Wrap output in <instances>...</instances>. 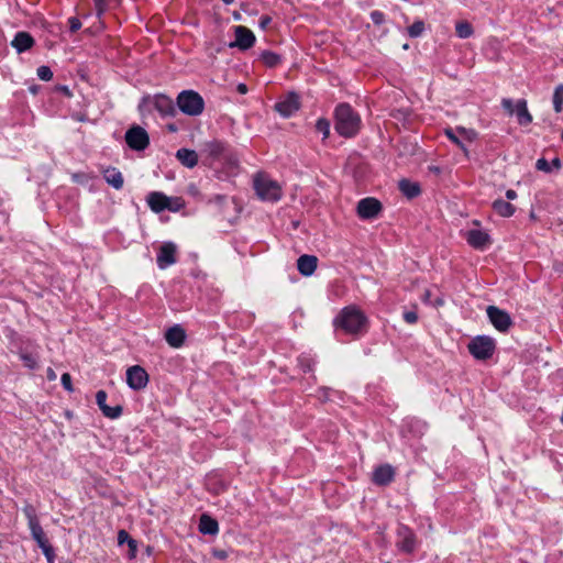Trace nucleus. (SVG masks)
Wrapping results in <instances>:
<instances>
[{
    "instance_id": "obj_1",
    "label": "nucleus",
    "mask_w": 563,
    "mask_h": 563,
    "mask_svg": "<svg viewBox=\"0 0 563 563\" xmlns=\"http://www.w3.org/2000/svg\"><path fill=\"white\" fill-rule=\"evenodd\" d=\"M361 126L360 115L352 109L349 103H340L335 108V131L344 136H354Z\"/></svg>"
},
{
    "instance_id": "obj_2",
    "label": "nucleus",
    "mask_w": 563,
    "mask_h": 563,
    "mask_svg": "<svg viewBox=\"0 0 563 563\" xmlns=\"http://www.w3.org/2000/svg\"><path fill=\"white\" fill-rule=\"evenodd\" d=\"M366 322L367 319L360 309L349 306L341 310L334 319L333 324L336 328H341L349 334H357L362 332Z\"/></svg>"
},
{
    "instance_id": "obj_3",
    "label": "nucleus",
    "mask_w": 563,
    "mask_h": 563,
    "mask_svg": "<svg viewBox=\"0 0 563 563\" xmlns=\"http://www.w3.org/2000/svg\"><path fill=\"white\" fill-rule=\"evenodd\" d=\"M254 189L260 199L266 201H278L282 197V188L277 181L264 174H257L254 178Z\"/></svg>"
},
{
    "instance_id": "obj_4",
    "label": "nucleus",
    "mask_w": 563,
    "mask_h": 563,
    "mask_svg": "<svg viewBox=\"0 0 563 563\" xmlns=\"http://www.w3.org/2000/svg\"><path fill=\"white\" fill-rule=\"evenodd\" d=\"M177 106L185 114L196 117L202 113L205 101L198 92L184 90L177 97Z\"/></svg>"
},
{
    "instance_id": "obj_5",
    "label": "nucleus",
    "mask_w": 563,
    "mask_h": 563,
    "mask_svg": "<svg viewBox=\"0 0 563 563\" xmlns=\"http://www.w3.org/2000/svg\"><path fill=\"white\" fill-rule=\"evenodd\" d=\"M468 352L478 361L490 358L495 352V341L487 335L475 336L468 343Z\"/></svg>"
},
{
    "instance_id": "obj_6",
    "label": "nucleus",
    "mask_w": 563,
    "mask_h": 563,
    "mask_svg": "<svg viewBox=\"0 0 563 563\" xmlns=\"http://www.w3.org/2000/svg\"><path fill=\"white\" fill-rule=\"evenodd\" d=\"M22 510L27 519V523H29V528L31 530L32 538L36 541L37 545L42 547V545L48 543L49 541L46 538L45 532L40 525L35 508L31 504L26 503Z\"/></svg>"
},
{
    "instance_id": "obj_7",
    "label": "nucleus",
    "mask_w": 563,
    "mask_h": 563,
    "mask_svg": "<svg viewBox=\"0 0 563 563\" xmlns=\"http://www.w3.org/2000/svg\"><path fill=\"white\" fill-rule=\"evenodd\" d=\"M397 542L398 550L406 554H412L418 545L416 533L408 526L400 523L397 528Z\"/></svg>"
},
{
    "instance_id": "obj_8",
    "label": "nucleus",
    "mask_w": 563,
    "mask_h": 563,
    "mask_svg": "<svg viewBox=\"0 0 563 563\" xmlns=\"http://www.w3.org/2000/svg\"><path fill=\"white\" fill-rule=\"evenodd\" d=\"M125 142L133 151H144L150 145V136L144 128L133 125L125 132Z\"/></svg>"
},
{
    "instance_id": "obj_9",
    "label": "nucleus",
    "mask_w": 563,
    "mask_h": 563,
    "mask_svg": "<svg viewBox=\"0 0 563 563\" xmlns=\"http://www.w3.org/2000/svg\"><path fill=\"white\" fill-rule=\"evenodd\" d=\"M487 316L494 328L500 332H507L512 325V320L509 313L496 306H488L486 309Z\"/></svg>"
},
{
    "instance_id": "obj_10",
    "label": "nucleus",
    "mask_w": 563,
    "mask_h": 563,
    "mask_svg": "<svg viewBox=\"0 0 563 563\" xmlns=\"http://www.w3.org/2000/svg\"><path fill=\"white\" fill-rule=\"evenodd\" d=\"M148 383V374L140 365H133L126 371V384L133 390H141Z\"/></svg>"
},
{
    "instance_id": "obj_11",
    "label": "nucleus",
    "mask_w": 563,
    "mask_h": 563,
    "mask_svg": "<svg viewBox=\"0 0 563 563\" xmlns=\"http://www.w3.org/2000/svg\"><path fill=\"white\" fill-rule=\"evenodd\" d=\"M380 201L372 197L361 199L356 208L357 214L362 219H373L380 212Z\"/></svg>"
},
{
    "instance_id": "obj_12",
    "label": "nucleus",
    "mask_w": 563,
    "mask_h": 563,
    "mask_svg": "<svg viewBox=\"0 0 563 563\" xmlns=\"http://www.w3.org/2000/svg\"><path fill=\"white\" fill-rule=\"evenodd\" d=\"M235 41L230 44V47H239L242 51L249 49L254 45L255 36L253 32L242 25L235 26Z\"/></svg>"
},
{
    "instance_id": "obj_13",
    "label": "nucleus",
    "mask_w": 563,
    "mask_h": 563,
    "mask_svg": "<svg viewBox=\"0 0 563 563\" xmlns=\"http://www.w3.org/2000/svg\"><path fill=\"white\" fill-rule=\"evenodd\" d=\"M299 108V96L295 92H289L284 100L275 104V110L285 118L292 115Z\"/></svg>"
},
{
    "instance_id": "obj_14",
    "label": "nucleus",
    "mask_w": 563,
    "mask_h": 563,
    "mask_svg": "<svg viewBox=\"0 0 563 563\" xmlns=\"http://www.w3.org/2000/svg\"><path fill=\"white\" fill-rule=\"evenodd\" d=\"M146 201L152 209V211L158 213L164 210H174L170 206V198L159 191L150 192Z\"/></svg>"
},
{
    "instance_id": "obj_15",
    "label": "nucleus",
    "mask_w": 563,
    "mask_h": 563,
    "mask_svg": "<svg viewBox=\"0 0 563 563\" xmlns=\"http://www.w3.org/2000/svg\"><path fill=\"white\" fill-rule=\"evenodd\" d=\"M176 262V245L172 242H166L159 247L157 255V265L164 269Z\"/></svg>"
},
{
    "instance_id": "obj_16",
    "label": "nucleus",
    "mask_w": 563,
    "mask_h": 563,
    "mask_svg": "<svg viewBox=\"0 0 563 563\" xmlns=\"http://www.w3.org/2000/svg\"><path fill=\"white\" fill-rule=\"evenodd\" d=\"M395 470L389 464H384L375 468L372 475V481L378 486L388 485L394 481Z\"/></svg>"
},
{
    "instance_id": "obj_17",
    "label": "nucleus",
    "mask_w": 563,
    "mask_h": 563,
    "mask_svg": "<svg viewBox=\"0 0 563 563\" xmlns=\"http://www.w3.org/2000/svg\"><path fill=\"white\" fill-rule=\"evenodd\" d=\"M466 241L477 250H483L492 243L489 234L482 230H470L466 233Z\"/></svg>"
},
{
    "instance_id": "obj_18",
    "label": "nucleus",
    "mask_w": 563,
    "mask_h": 563,
    "mask_svg": "<svg viewBox=\"0 0 563 563\" xmlns=\"http://www.w3.org/2000/svg\"><path fill=\"white\" fill-rule=\"evenodd\" d=\"M35 44L33 36L25 31L18 32L11 41V46L20 54L30 48Z\"/></svg>"
},
{
    "instance_id": "obj_19",
    "label": "nucleus",
    "mask_w": 563,
    "mask_h": 563,
    "mask_svg": "<svg viewBox=\"0 0 563 563\" xmlns=\"http://www.w3.org/2000/svg\"><path fill=\"white\" fill-rule=\"evenodd\" d=\"M318 258L314 255H301L297 260V268L303 276H311L317 269Z\"/></svg>"
},
{
    "instance_id": "obj_20",
    "label": "nucleus",
    "mask_w": 563,
    "mask_h": 563,
    "mask_svg": "<svg viewBox=\"0 0 563 563\" xmlns=\"http://www.w3.org/2000/svg\"><path fill=\"white\" fill-rule=\"evenodd\" d=\"M186 339V332L180 325L169 328L165 333V340L172 347H180Z\"/></svg>"
},
{
    "instance_id": "obj_21",
    "label": "nucleus",
    "mask_w": 563,
    "mask_h": 563,
    "mask_svg": "<svg viewBox=\"0 0 563 563\" xmlns=\"http://www.w3.org/2000/svg\"><path fill=\"white\" fill-rule=\"evenodd\" d=\"M154 107L163 115H172L175 113L173 100L165 95H158L155 97Z\"/></svg>"
},
{
    "instance_id": "obj_22",
    "label": "nucleus",
    "mask_w": 563,
    "mask_h": 563,
    "mask_svg": "<svg viewBox=\"0 0 563 563\" xmlns=\"http://www.w3.org/2000/svg\"><path fill=\"white\" fill-rule=\"evenodd\" d=\"M398 187L408 199H413L421 194L420 185L406 178L399 180Z\"/></svg>"
},
{
    "instance_id": "obj_23",
    "label": "nucleus",
    "mask_w": 563,
    "mask_h": 563,
    "mask_svg": "<svg viewBox=\"0 0 563 563\" xmlns=\"http://www.w3.org/2000/svg\"><path fill=\"white\" fill-rule=\"evenodd\" d=\"M176 158L188 168H194L198 164V154L194 150L179 148Z\"/></svg>"
},
{
    "instance_id": "obj_24",
    "label": "nucleus",
    "mask_w": 563,
    "mask_h": 563,
    "mask_svg": "<svg viewBox=\"0 0 563 563\" xmlns=\"http://www.w3.org/2000/svg\"><path fill=\"white\" fill-rule=\"evenodd\" d=\"M520 125H529L532 122V115L528 111L527 101L525 99H520L516 103L515 113Z\"/></svg>"
},
{
    "instance_id": "obj_25",
    "label": "nucleus",
    "mask_w": 563,
    "mask_h": 563,
    "mask_svg": "<svg viewBox=\"0 0 563 563\" xmlns=\"http://www.w3.org/2000/svg\"><path fill=\"white\" fill-rule=\"evenodd\" d=\"M203 151L212 159H219L222 156H224L225 151H227V145L223 142H221V141L213 140L211 142H208V143L205 144V150Z\"/></svg>"
},
{
    "instance_id": "obj_26",
    "label": "nucleus",
    "mask_w": 563,
    "mask_h": 563,
    "mask_svg": "<svg viewBox=\"0 0 563 563\" xmlns=\"http://www.w3.org/2000/svg\"><path fill=\"white\" fill-rule=\"evenodd\" d=\"M218 521L208 515H202L199 520V531L203 534L213 536L218 532Z\"/></svg>"
},
{
    "instance_id": "obj_27",
    "label": "nucleus",
    "mask_w": 563,
    "mask_h": 563,
    "mask_svg": "<svg viewBox=\"0 0 563 563\" xmlns=\"http://www.w3.org/2000/svg\"><path fill=\"white\" fill-rule=\"evenodd\" d=\"M106 181L111 185L114 189H121L123 187V176L115 168H110L104 172Z\"/></svg>"
},
{
    "instance_id": "obj_28",
    "label": "nucleus",
    "mask_w": 563,
    "mask_h": 563,
    "mask_svg": "<svg viewBox=\"0 0 563 563\" xmlns=\"http://www.w3.org/2000/svg\"><path fill=\"white\" fill-rule=\"evenodd\" d=\"M493 209L501 217H511L516 208L508 201L497 199L493 202Z\"/></svg>"
},
{
    "instance_id": "obj_29",
    "label": "nucleus",
    "mask_w": 563,
    "mask_h": 563,
    "mask_svg": "<svg viewBox=\"0 0 563 563\" xmlns=\"http://www.w3.org/2000/svg\"><path fill=\"white\" fill-rule=\"evenodd\" d=\"M455 31L456 35L461 38H468L474 33L473 26L466 21L457 22L455 25Z\"/></svg>"
},
{
    "instance_id": "obj_30",
    "label": "nucleus",
    "mask_w": 563,
    "mask_h": 563,
    "mask_svg": "<svg viewBox=\"0 0 563 563\" xmlns=\"http://www.w3.org/2000/svg\"><path fill=\"white\" fill-rule=\"evenodd\" d=\"M261 59L267 67H271V68L277 66L282 60V58L278 54L271 52V51H264L261 54Z\"/></svg>"
},
{
    "instance_id": "obj_31",
    "label": "nucleus",
    "mask_w": 563,
    "mask_h": 563,
    "mask_svg": "<svg viewBox=\"0 0 563 563\" xmlns=\"http://www.w3.org/2000/svg\"><path fill=\"white\" fill-rule=\"evenodd\" d=\"M445 135L463 151L466 157L470 156L467 147L465 146L464 142L460 139V136H457L455 131H453L452 129H446Z\"/></svg>"
},
{
    "instance_id": "obj_32",
    "label": "nucleus",
    "mask_w": 563,
    "mask_h": 563,
    "mask_svg": "<svg viewBox=\"0 0 563 563\" xmlns=\"http://www.w3.org/2000/svg\"><path fill=\"white\" fill-rule=\"evenodd\" d=\"M563 106V85L556 86L553 93V108L556 113L562 111Z\"/></svg>"
},
{
    "instance_id": "obj_33",
    "label": "nucleus",
    "mask_w": 563,
    "mask_h": 563,
    "mask_svg": "<svg viewBox=\"0 0 563 563\" xmlns=\"http://www.w3.org/2000/svg\"><path fill=\"white\" fill-rule=\"evenodd\" d=\"M455 132L464 140V141H467V142H473L477 139L478 134L475 130L473 129H466L464 126H457L455 129Z\"/></svg>"
},
{
    "instance_id": "obj_34",
    "label": "nucleus",
    "mask_w": 563,
    "mask_h": 563,
    "mask_svg": "<svg viewBox=\"0 0 563 563\" xmlns=\"http://www.w3.org/2000/svg\"><path fill=\"white\" fill-rule=\"evenodd\" d=\"M118 543L119 544L128 543V545L132 552H134L136 550V541L134 539H132L125 530L119 531Z\"/></svg>"
},
{
    "instance_id": "obj_35",
    "label": "nucleus",
    "mask_w": 563,
    "mask_h": 563,
    "mask_svg": "<svg viewBox=\"0 0 563 563\" xmlns=\"http://www.w3.org/2000/svg\"><path fill=\"white\" fill-rule=\"evenodd\" d=\"M407 31L410 37H419L422 35L424 31V22L421 20H417L407 29Z\"/></svg>"
},
{
    "instance_id": "obj_36",
    "label": "nucleus",
    "mask_w": 563,
    "mask_h": 563,
    "mask_svg": "<svg viewBox=\"0 0 563 563\" xmlns=\"http://www.w3.org/2000/svg\"><path fill=\"white\" fill-rule=\"evenodd\" d=\"M122 411H123V408L121 405H117L114 407H111V406H107L106 408H103V410H101V412L107 417V418H110V419H117L119 418L121 415H122Z\"/></svg>"
},
{
    "instance_id": "obj_37",
    "label": "nucleus",
    "mask_w": 563,
    "mask_h": 563,
    "mask_svg": "<svg viewBox=\"0 0 563 563\" xmlns=\"http://www.w3.org/2000/svg\"><path fill=\"white\" fill-rule=\"evenodd\" d=\"M316 129L323 134V137H328L330 134V123L325 119H319L316 123Z\"/></svg>"
},
{
    "instance_id": "obj_38",
    "label": "nucleus",
    "mask_w": 563,
    "mask_h": 563,
    "mask_svg": "<svg viewBox=\"0 0 563 563\" xmlns=\"http://www.w3.org/2000/svg\"><path fill=\"white\" fill-rule=\"evenodd\" d=\"M37 76L41 80L48 81L53 78V71L48 66H40L37 68Z\"/></svg>"
},
{
    "instance_id": "obj_39",
    "label": "nucleus",
    "mask_w": 563,
    "mask_h": 563,
    "mask_svg": "<svg viewBox=\"0 0 563 563\" xmlns=\"http://www.w3.org/2000/svg\"><path fill=\"white\" fill-rule=\"evenodd\" d=\"M21 360L23 361L24 366L29 367L30 369H34L37 366V360L29 353H22Z\"/></svg>"
},
{
    "instance_id": "obj_40",
    "label": "nucleus",
    "mask_w": 563,
    "mask_h": 563,
    "mask_svg": "<svg viewBox=\"0 0 563 563\" xmlns=\"http://www.w3.org/2000/svg\"><path fill=\"white\" fill-rule=\"evenodd\" d=\"M40 548L43 551V554L45 555V558L48 561V563H53L54 559H55V553H54V549L51 545V543L48 542V543H46V544H44V545H42Z\"/></svg>"
},
{
    "instance_id": "obj_41",
    "label": "nucleus",
    "mask_w": 563,
    "mask_h": 563,
    "mask_svg": "<svg viewBox=\"0 0 563 563\" xmlns=\"http://www.w3.org/2000/svg\"><path fill=\"white\" fill-rule=\"evenodd\" d=\"M536 168L544 173H551L552 167L545 158H539L536 163Z\"/></svg>"
},
{
    "instance_id": "obj_42",
    "label": "nucleus",
    "mask_w": 563,
    "mask_h": 563,
    "mask_svg": "<svg viewBox=\"0 0 563 563\" xmlns=\"http://www.w3.org/2000/svg\"><path fill=\"white\" fill-rule=\"evenodd\" d=\"M107 393L104 390H98L96 394V402L100 410H103L108 405L106 404Z\"/></svg>"
},
{
    "instance_id": "obj_43",
    "label": "nucleus",
    "mask_w": 563,
    "mask_h": 563,
    "mask_svg": "<svg viewBox=\"0 0 563 563\" xmlns=\"http://www.w3.org/2000/svg\"><path fill=\"white\" fill-rule=\"evenodd\" d=\"M68 26L71 33L77 32L81 27V22L78 18L71 16L68 19Z\"/></svg>"
},
{
    "instance_id": "obj_44",
    "label": "nucleus",
    "mask_w": 563,
    "mask_h": 563,
    "mask_svg": "<svg viewBox=\"0 0 563 563\" xmlns=\"http://www.w3.org/2000/svg\"><path fill=\"white\" fill-rule=\"evenodd\" d=\"M93 1H95L97 16L100 18L107 10V0H93Z\"/></svg>"
},
{
    "instance_id": "obj_45",
    "label": "nucleus",
    "mask_w": 563,
    "mask_h": 563,
    "mask_svg": "<svg viewBox=\"0 0 563 563\" xmlns=\"http://www.w3.org/2000/svg\"><path fill=\"white\" fill-rule=\"evenodd\" d=\"M371 19L374 22V24H376V25H380L385 22L384 13L380 11H377V10H375L371 13Z\"/></svg>"
},
{
    "instance_id": "obj_46",
    "label": "nucleus",
    "mask_w": 563,
    "mask_h": 563,
    "mask_svg": "<svg viewBox=\"0 0 563 563\" xmlns=\"http://www.w3.org/2000/svg\"><path fill=\"white\" fill-rule=\"evenodd\" d=\"M62 385L67 391H73L71 376L68 373L62 375Z\"/></svg>"
},
{
    "instance_id": "obj_47",
    "label": "nucleus",
    "mask_w": 563,
    "mask_h": 563,
    "mask_svg": "<svg viewBox=\"0 0 563 563\" xmlns=\"http://www.w3.org/2000/svg\"><path fill=\"white\" fill-rule=\"evenodd\" d=\"M503 108L509 113L514 114L516 110V106L514 107V103L510 99H503L501 100Z\"/></svg>"
},
{
    "instance_id": "obj_48",
    "label": "nucleus",
    "mask_w": 563,
    "mask_h": 563,
    "mask_svg": "<svg viewBox=\"0 0 563 563\" xmlns=\"http://www.w3.org/2000/svg\"><path fill=\"white\" fill-rule=\"evenodd\" d=\"M404 319L407 323H416L418 320V314L415 311H406L404 313Z\"/></svg>"
},
{
    "instance_id": "obj_49",
    "label": "nucleus",
    "mask_w": 563,
    "mask_h": 563,
    "mask_svg": "<svg viewBox=\"0 0 563 563\" xmlns=\"http://www.w3.org/2000/svg\"><path fill=\"white\" fill-rule=\"evenodd\" d=\"M272 19L271 16L268 15H263L260 20V26L264 30L268 26V24L271 23Z\"/></svg>"
},
{
    "instance_id": "obj_50",
    "label": "nucleus",
    "mask_w": 563,
    "mask_h": 563,
    "mask_svg": "<svg viewBox=\"0 0 563 563\" xmlns=\"http://www.w3.org/2000/svg\"><path fill=\"white\" fill-rule=\"evenodd\" d=\"M506 198L508 200H515L517 198V192L514 189H508L506 191Z\"/></svg>"
},
{
    "instance_id": "obj_51",
    "label": "nucleus",
    "mask_w": 563,
    "mask_h": 563,
    "mask_svg": "<svg viewBox=\"0 0 563 563\" xmlns=\"http://www.w3.org/2000/svg\"><path fill=\"white\" fill-rule=\"evenodd\" d=\"M56 378H57L56 373L51 367H48L47 368V379L55 380Z\"/></svg>"
},
{
    "instance_id": "obj_52",
    "label": "nucleus",
    "mask_w": 563,
    "mask_h": 563,
    "mask_svg": "<svg viewBox=\"0 0 563 563\" xmlns=\"http://www.w3.org/2000/svg\"><path fill=\"white\" fill-rule=\"evenodd\" d=\"M550 165H551V167L560 169L561 168V159L559 157H555L554 159H552Z\"/></svg>"
},
{
    "instance_id": "obj_53",
    "label": "nucleus",
    "mask_w": 563,
    "mask_h": 563,
    "mask_svg": "<svg viewBox=\"0 0 563 563\" xmlns=\"http://www.w3.org/2000/svg\"><path fill=\"white\" fill-rule=\"evenodd\" d=\"M214 556L218 558V559H225L227 558V553L223 550L214 551Z\"/></svg>"
},
{
    "instance_id": "obj_54",
    "label": "nucleus",
    "mask_w": 563,
    "mask_h": 563,
    "mask_svg": "<svg viewBox=\"0 0 563 563\" xmlns=\"http://www.w3.org/2000/svg\"><path fill=\"white\" fill-rule=\"evenodd\" d=\"M238 91H239L240 93H243V95H244V93H246V92H247V87H246V85H245V84H239V85H238Z\"/></svg>"
},
{
    "instance_id": "obj_55",
    "label": "nucleus",
    "mask_w": 563,
    "mask_h": 563,
    "mask_svg": "<svg viewBox=\"0 0 563 563\" xmlns=\"http://www.w3.org/2000/svg\"><path fill=\"white\" fill-rule=\"evenodd\" d=\"M59 89H60V91H62L65 96H67V97H70V96H71V92H70V90H69V88H68L67 86H62Z\"/></svg>"
},
{
    "instance_id": "obj_56",
    "label": "nucleus",
    "mask_w": 563,
    "mask_h": 563,
    "mask_svg": "<svg viewBox=\"0 0 563 563\" xmlns=\"http://www.w3.org/2000/svg\"><path fill=\"white\" fill-rule=\"evenodd\" d=\"M302 368H303V372H309V371H311V365H310V363H309V362H307V364H305V365L302 364Z\"/></svg>"
},
{
    "instance_id": "obj_57",
    "label": "nucleus",
    "mask_w": 563,
    "mask_h": 563,
    "mask_svg": "<svg viewBox=\"0 0 563 563\" xmlns=\"http://www.w3.org/2000/svg\"><path fill=\"white\" fill-rule=\"evenodd\" d=\"M429 298H430V290H426L424 296H423V300L424 301H429Z\"/></svg>"
},
{
    "instance_id": "obj_58",
    "label": "nucleus",
    "mask_w": 563,
    "mask_h": 563,
    "mask_svg": "<svg viewBox=\"0 0 563 563\" xmlns=\"http://www.w3.org/2000/svg\"><path fill=\"white\" fill-rule=\"evenodd\" d=\"M168 130L175 132L177 131V128L174 124H168Z\"/></svg>"
},
{
    "instance_id": "obj_59",
    "label": "nucleus",
    "mask_w": 563,
    "mask_h": 563,
    "mask_svg": "<svg viewBox=\"0 0 563 563\" xmlns=\"http://www.w3.org/2000/svg\"><path fill=\"white\" fill-rule=\"evenodd\" d=\"M224 4H232L234 0H222Z\"/></svg>"
},
{
    "instance_id": "obj_60",
    "label": "nucleus",
    "mask_w": 563,
    "mask_h": 563,
    "mask_svg": "<svg viewBox=\"0 0 563 563\" xmlns=\"http://www.w3.org/2000/svg\"><path fill=\"white\" fill-rule=\"evenodd\" d=\"M36 91H37V88H36V87H32V88H31V92H32V93H36Z\"/></svg>"
},
{
    "instance_id": "obj_61",
    "label": "nucleus",
    "mask_w": 563,
    "mask_h": 563,
    "mask_svg": "<svg viewBox=\"0 0 563 563\" xmlns=\"http://www.w3.org/2000/svg\"><path fill=\"white\" fill-rule=\"evenodd\" d=\"M77 120L78 121H85V118L84 117H77Z\"/></svg>"
},
{
    "instance_id": "obj_62",
    "label": "nucleus",
    "mask_w": 563,
    "mask_h": 563,
    "mask_svg": "<svg viewBox=\"0 0 563 563\" xmlns=\"http://www.w3.org/2000/svg\"><path fill=\"white\" fill-rule=\"evenodd\" d=\"M437 303H438V305H442V303H443V301H442L441 299H438V300H437Z\"/></svg>"
},
{
    "instance_id": "obj_63",
    "label": "nucleus",
    "mask_w": 563,
    "mask_h": 563,
    "mask_svg": "<svg viewBox=\"0 0 563 563\" xmlns=\"http://www.w3.org/2000/svg\"><path fill=\"white\" fill-rule=\"evenodd\" d=\"M408 47H409V45H408V44H405V45L402 46V48H404V49H408Z\"/></svg>"
},
{
    "instance_id": "obj_64",
    "label": "nucleus",
    "mask_w": 563,
    "mask_h": 563,
    "mask_svg": "<svg viewBox=\"0 0 563 563\" xmlns=\"http://www.w3.org/2000/svg\"><path fill=\"white\" fill-rule=\"evenodd\" d=\"M121 0H117V2L119 3Z\"/></svg>"
}]
</instances>
